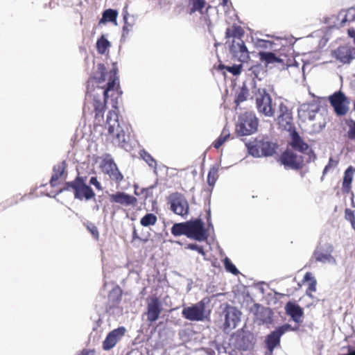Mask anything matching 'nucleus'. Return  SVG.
I'll use <instances>...</instances> for the list:
<instances>
[{"label": "nucleus", "instance_id": "f257e3e1", "mask_svg": "<svg viewBox=\"0 0 355 355\" xmlns=\"http://www.w3.org/2000/svg\"><path fill=\"white\" fill-rule=\"evenodd\" d=\"M119 89L117 69L110 71L104 64L98 63L97 70L87 81V92L83 106V115L94 114V125H101L104 121L109 93Z\"/></svg>", "mask_w": 355, "mask_h": 355}, {"label": "nucleus", "instance_id": "f03ea898", "mask_svg": "<svg viewBox=\"0 0 355 355\" xmlns=\"http://www.w3.org/2000/svg\"><path fill=\"white\" fill-rule=\"evenodd\" d=\"M171 234L175 236L185 235L198 241H205L208 237L204 223L200 219L175 223L171 227Z\"/></svg>", "mask_w": 355, "mask_h": 355}, {"label": "nucleus", "instance_id": "7ed1b4c3", "mask_svg": "<svg viewBox=\"0 0 355 355\" xmlns=\"http://www.w3.org/2000/svg\"><path fill=\"white\" fill-rule=\"evenodd\" d=\"M106 127L108 139L112 144L118 147L123 148L127 143V136L123 125L119 121V114L116 110H110L107 115Z\"/></svg>", "mask_w": 355, "mask_h": 355}, {"label": "nucleus", "instance_id": "20e7f679", "mask_svg": "<svg viewBox=\"0 0 355 355\" xmlns=\"http://www.w3.org/2000/svg\"><path fill=\"white\" fill-rule=\"evenodd\" d=\"M259 119L255 113L247 111L241 113L236 124V133L239 136H248L255 133L258 130Z\"/></svg>", "mask_w": 355, "mask_h": 355}, {"label": "nucleus", "instance_id": "39448f33", "mask_svg": "<svg viewBox=\"0 0 355 355\" xmlns=\"http://www.w3.org/2000/svg\"><path fill=\"white\" fill-rule=\"evenodd\" d=\"M249 153L254 157L272 156L276 153L278 145L272 142L268 137L256 139L252 142L246 144Z\"/></svg>", "mask_w": 355, "mask_h": 355}, {"label": "nucleus", "instance_id": "423d86ee", "mask_svg": "<svg viewBox=\"0 0 355 355\" xmlns=\"http://www.w3.org/2000/svg\"><path fill=\"white\" fill-rule=\"evenodd\" d=\"M63 190H72L75 198L80 200L83 199L89 200L95 197L93 189L85 184L84 178L79 175L74 180L66 182L64 188L60 191Z\"/></svg>", "mask_w": 355, "mask_h": 355}, {"label": "nucleus", "instance_id": "0eeeda50", "mask_svg": "<svg viewBox=\"0 0 355 355\" xmlns=\"http://www.w3.org/2000/svg\"><path fill=\"white\" fill-rule=\"evenodd\" d=\"M170 209L175 214L181 216L189 214V205L184 196L179 192L171 193L168 198Z\"/></svg>", "mask_w": 355, "mask_h": 355}, {"label": "nucleus", "instance_id": "6e6552de", "mask_svg": "<svg viewBox=\"0 0 355 355\" xmlns=\"http://www.w3.org/2000/svg\"><path fill=\"white\" fill-rule=\"evenodd\" d=\"M329 101L337 116H344L349 110L350 101L340 90L330 95Z\"/></svg>", "mask_w": 355, "mask_h": 355}, {"label": "nucleus", "instance_id": "1a4fd4ad", "mask_svg": "<svg viewBox=\"0 0 355 355\" xmlns=\"http://www.w3.org/2000/svg\"><path fill=\"white\" fill-rule=\"evenodd\" d=\"M256 105L259 113L266 116H273L275 109L272 105V98L266 89H258L256 94Z\"/></svg>", "mask_w": 355, "mask_h": 355}, {"label": "nucleus", "instance_id": "9d476101", "mask_svg": "<svg viewBox=\"0 0 355 355\" xmlns=\"http://www.w3.org/2000/svg\"><path fill=\"white\" fill-rule=\"evenodd\" d=\"M289 324H283L277 327L266 336L264 343L269 355H272L275 347L280 346L281 337L290 329Z\"/></svg>", "mask_w": 355, "mask_h": 355}, {"label": "nucleus", "instance_id": "9b49d317", "mask_svg": "<svg viewBox=\"0 0 355 355\" xmlns=\"http://www.w3.org/2000/svg\"><path fill=\"white\" fill-rule=\"evenodd\" d=\"M279 160L286 168L302 169L304 166V157L291 149H286L280 156Z\"/></svg>", "mask_w": 355, "mask_h": 355}, {"label": "nucleus", "instance_id": "f8f14e48", "mask_svg": "<svg viewBox=\"0 0 355 355\" xmlns=\"http://www.w3.org/2000/svg\"><path fill=\"white\" fill-rule=\"evenodd\" d=\"M277 121L278 125L282 129L289 132L296 130L293 123L292 111L284 103H281L279 105Z\"/></svg>", "mask_w": 355, "mask_h": 355}, {"label": "nucleus", "instance_id": "ddd939ff", "mask_svg": "<svg viewBox=\"0 0 355 355\" xmlns=\"http://www.w3.org/2000/svg\"><path fill=\"white\" fill-rule=\"evenodd\" d=\"M101 168L102 171L108 175L110 179L116 184H120L123 180V174L119 171L116 163L110 155H107L103 159Z\"/></svg>", "mask_w": 355, "mask_h": 355}, {"label": "nucleus", "instance_id": "4468645a", "mask_svg": "<svg viewBox=\"0 0 355 355\" xmlns=\"http://www.w3.org/2000/svg\"><path fill=\"white\" fill-rule=\"evenodd\" d=\"M288 146L291 148L293 151L299 152L302 155L311 154L314 158L315 157L314 153L309 145L300 137L296 130L290 132V141Z\"/></svg>", "mask_w": 355, "mask_h": 355}, {"label": "nucleus", "instance_id": "2eb2a0df", "mask_svg": "<svg viewBox=\"0 0 355 355\" xmlns=\"http://www.w3.org/2000/svg\"><path fill=\"white\" fill-rule=\"evenodd\" d=\"M230 52L234 58L241 62H247L250 59V51L241 38L232 40Z\"/></svg>", "mask_w": 355, "mask_h": 355}, {"label": "nucleus", "instance_id": "dca6fc26", "mask_svg": "<svg viewBox=\"0 0 355 355\" xmlns=\"http://www.w3.org/2000/svg\"><path fill=\"white\" fill-rule=\"evenodd\" d=\"M205 305L200 301L191 306L183 309L182 315L184 318L191 321H202L205 319Z\"/></svg>", "mask_w": 355, "mask_h": 355}, {"label": "nucleus", "instance_id": "f3484780", "mask_svg": "<svg viewBox=\"0 0 355 355\" xmlns=\"http://www.w3.org/2000/svg\"><path fill=\"white\" fill-rule=\"evenodd\" d=\"M354 55L355 49L348 45L340 46L331 53L332 57L342 64H349L354 58Z\"/></svg>", "mask_w": 355, "mask_h": 355}, {"label": "nucleus", "instance_id": "a211bd4d", "mask_svg": "<svg viewBox=\"0 0 355 355\" xmlns=\"http://www.w3.org/2000/svg\"><path fill=\"white\" fill-rule=\"evenodd\" d=\"M334 250L332 245H329L326 251L321 249L316 248L309 260V264L312 265L317 262H321L323 263H329L335 264L336 263V259L331 255V252Z\"/></svg>", "mask_w": 355, "mask_h": 355}, {"label": "nucleus", "instance_id": "6ab92c4d", "mask_svg": "<svg viewBox=\"0 0 355 355\" xmlns=\"http://www.w3.org/2000/svg\"><path fill=\"white\" fill-rule=\"evenodd\" d=\"M162 311V303L157 297H153L147 304V321L150 323L155 322Z\"/></svg>", "mask_w": 355, "mask_h": 355}, {"label": "nucleus", "instance_id": "aec40b11", "mask_svg": "<svg viewBox=\"0 0 355 355\" xmlns=\"http://www.w3.org/2000/svg\"><path fill=\"white\" fill-rule=\"evenodd\" d=\"M125 331L124 327H119L111 331L103 342V349L110 350L113 348L125 335Z\"/></svg>", "mask_w": 355, "mask_h": 355}, {"label": "nucleus", "instance_id": "412c9836", "mask_svg": "<svg viewBox=\"0 0 355 355\" xmlns=\"http://www.w3.org/2000/svg\"><path fill=\"white\" fill-rule=\"evenodd\" d=\"M110 201L112 203H117L122 206H135L137 202V198L124 192L118 191L110 195Z\"/></svg>", "mask_w": 355, "mask_h": 355}, {"label": "nucleus", "instance_id": "4be33fe9", "mask_svg": "<svg viewBox=\"0 0 355 355\" xmlns=\"http://www.w3.org/2000/svg\"><path fill=\"white\" fill-rule=\"evenodd\" d=\"M225 329H234L240 320L241 313L234 307L227 306L225 310Z\"/></svg>", "mask_w": 355, "mask_h": 355}, {"label": "nucleus", "instance_id": "5701e85b", "mask_svg": "<svg viewBox=\"0 0 355 355\" xmlns=\"http://www.w3.org/2000/svg\"><path fill=\"white\" fill-rule=\"evenodd\" d=\"M123 291L119 286L114 287L108 294V301L106 309L110 311L117 307L122 299Z\"/></svg>", "mask_w": 355, "mask_h": 355}, {"label": "nucleus", "instance_id": "b1692460", "mask_svg": "<svg viewBox=\"0 0 355 355\" xmlns=\"http://www.w3.org/2000/svg\"><path fill=\"white\" fill-rule=\"evenodd\" d=\"M285 311L295 322H299L304 315L303 309L298 304L291 301L286 304Z\"/></svg>", "mask_w": 355, "mask_h": 355}, {"label": "nucleus", "instance_id": "393cba45", "mask_svg": "<svg viewBox=\"0 0 355 355\" xmlns=\"http://www.w3.org/2000/svg\"><path fill=\"white\" fill-rule=\"evenodd\" d=\"M66 166L67 164L65 161H63L53 166V173L50 180V184L52 187H55L58 185V180L64 175Z\"/></svg>", "mask_w": 355, "mask_h": 355}, {"label": "nucleus", "instance_id": "a878e982", "mask_svg": "<svg viewBox=\"0 0 355 355\" xmlns=\"http://www.w3.org/2000/svg\"><path fill=\"white\" fill-rule=\"evenodd\" d=\"M258 56L259 60L263 62L266 67L275 63H284L283 60L276 56V55L272 52L260 51L258 53Z\"/></svg>", "mask_w": 355, "mask_h": 355}, {"label": "nucleus", "instance_id": "bb28decb", "mask_svg": "<svg viewBox=\"0 0 355 355\" xmlns=\"http://www.w3.org/2000/svg\"><path fill=\"white\" fill-rule=\"evenodd\" d=\"M355 170L350 166L344 173L343 180L342 184V191L345 194H348L352 189V183L354 178Z\"/></svg>", "mask_w": 355, "mask_h": 355}, {"label": "nucleus", "instance_id": "cd10ccee", "mask_svg": "<svg viewBox=\"0 0 355 355\" xmlns=\"http://www.w3.org/2000/svg\"><path fill=\"white\" fill-rule=\"evenodd\" d=\"M255 315L256 319L262 324H270L272 321V312L269 308L258 306Z\"/></svg>", "mask_w": 355, "mask_h": 355}, {"label": "nucleus", "instance_id": "c85d7f7f", "mask_svg": "<svg viewBox=\"0 0 355 355\" xmlns=\"http://www.w3.org/2000/svg\"><path fill=\"white\" fill-rule=\"evenodd\" d=\"M303 282L309 283L306 293L309 297H313L312 293L316 291L317 281L315 278L313 276L311 272H307L304 276Z\"/></svg>", "mask_w": 355, "mask_h": 355}, {"label": "nucleus", "instance_id": "c756f323", "mask_svg": "<svg viewBox=\"0 0 355 355\" xmlns=\"http://www.w3.org/2000/svg\"><path fill=\"white\" fill-rule=\"evenodd\" d=\"M244 35V31L240 26L234 25L230 28H227L225 31V38L233 37V40L241 38Z\"/></svg>", "mask_w": 355, "mask_h": 355}, {"label": "nucleus", "instance_id": "7c9ffc66", "mask_svg": "<svg viewBox=\"0 0 355 355\" xmlns=\"http://www.w3.org/2000/svg\"><path fill=\"white\" fill-rule=\"evenodd\" d=\"M118 16V11L113 9H107L103 12V16L100 20V23H105L107 21L115 22Z\"/></svg>", "mask_w": 355, "mask_h": 355}, {"label": "nucleus", "instance_id": "2f4dec72", "mask_svg": "<svg viewBox=\"0 0 355 355\" xmlns=\"http://www.w3.org/2000/svg\"><path fill=\"white\" fill-rule=\"evenodd\" d=\"M157 222V217L153 213H147L140 219V224L143 227L155 225Z\"/></svg>", "mask_w": 355, "mask_h": 355}, {"label": "nucleus", "instance_id": "473e14b6", "mask_svg": "<svg viewBox=\"0 0 355 355\" xmlns=\"http://www.w3.org/2000/svg\"><path fill=\"white\" fill-rule=\"evenodd\" d=\"M218 69H226L228 72L231 73L234 76H239L241 74L242 69H243V64H234L231 67L226 66L222 63L219 64L218 66Z\"/></svg>", "mask_w": 355, "mask_h": 355}, {"label": "nucleus", "instance_id": "72a5a7b5", "mask_svg": "<svg viewBox=\"0 0 355 355\" xmlns=\"http://www.w3.org/2000/svg\"><path fill=\"white\" fill-rule=\"evenodd\" d=\"M189 3L191 5V7L189 11V13L192 15L196 11L202 13V10L205 6L206 2L205 0H189Z\"/></svg>", "mask_w": 355, "mask_h": 355}, {"label": "nucleus", "instance_id": "f704fd0d", "mask_svg": "<svg viewBox=\"0 0 355 355\" xmlns=\"http://www.w3.org/2000/svg\"><path fill=\"white\" fill-rule=\"evenodd\" d=\"M110 46V42L104 36H101L96 42L97 51L100 54H104Z\"/></svg>", "mask_w": 355, "mask_h": 355}, {"label": "nucleus", "instance_id": "c9c22d12", "mask_svg": "<svg viewBox=\"0 0 355 355\" xmlns=\"http://www.w3.org/2000/svg\"><path fill=\"white\" fill-rule=\"evenodd\" d=\"M218 178V170L216 167L210 168L207 175V183L209 186L214 187Z\"/></svg>", "mask_w": 355, "mask_h": 355}, {"label": "nucleus", "instance_id": "e433bc0d", "mask_svg": "<svg viewBox=\"0 0 355 355\" xmlns=\"http://www.w3.org/2000/svg\"><path fill=\"white\" fill-rule=\"evenodd\" d=\"M230 135V133L224 129L218 138L213 143V146L218 149L228 139Z\"/></svg>", "mask_w": 355, "mask_h": 355}, {"label": "nucleus", "instance_id": "4c0bfd02", "mask_svg": "<svg viewBox=\"0 0 355 355\" xmlns=\"http://www.w3.org/2000/svg\"><path fill=\"white\" fill-rule=\"evenodd\" d=\"M141 157L149 165V166L153 168H156L157 162L155 159L148 152L143 150L141 153Z\"/></svg>", "mask_w": 355, "mask_h": 355}, {"label": "nucleus", "instance_id": "58836bf2", "mask_svg": "<svg viewBox=\"0 0 355 355\" xmlns=\"http://www.w3.org/2000/svg\"><path fill=\"white\" fill-rule=\"evenodd\" d=\"M224 266H225V268L227 271L232 273L233 275L239 274V272L238 269L232 263V262L231 261V260L229 258H227V257L225 258Z\"/></svg>", "mask_w": 355, "mask_h": 355}, {"label": "nucleus", "instance_id": "ea45409f", "mask_svg": "<svg viewBox=\"0 0 355 355\" xmlns=\"http://www.w3.org/2000/svg\"><path fill=\"white\" fill-rule=\"evenodd\" d=\"M128 5H125V6L123 9V17L124 21V26L123 27V32L128 33L130 31V27H131V25H130L128 23V17L129 16V13L128 11Z\"/></svg>", "mask_w": 355, "mask_h": 355}, {"label": "nucleus", "instance_id": "a19ab883", "mask_svg": "<svg viewBox=\"0 0 355 355\" xmlns=\"http://www.w3.org/2000/svg\"><path fill=\"white\" fill-rule=\"evenodd\" d=\"M248 94V89L242 88L235 99V103L239 105V103L245 101L247 99Z\"/></svg>", "mask_w": 355, "mask_h": 355}, {"label": "nucleus", "instance_id": "79ce46f5", "mask_svg": "<svg viewBox=\"0 0 355 355\" xmlns=\"http://www.w3.org/2000/svg\"><path fill=\"white\" fill-rule=\"evenodd\" d=\"M348 126L347 137L349 139L355 140V121L351 120L348 123Z\"/></svg>", "mask_w": 355, "mask_h": 355}, {"label": "nucleus", "instance_id": "37998d69", "mask_svg": "<svg viewBox=\"0 0 355 355\" xmlns=\"http://www.w3.org/2000/svg\"><path fill=\"white\" fill-rule=\"evenodd\" d=\"M186 248L191 250H196L202 255H205V254L203 248L202 246H199L196 243H189L187 245Z\"/></svg>", "mask_w": 355, "mask_h": 355}, {"label": "nucleus", "instance_id": "c03bdc74", "mask_svg": "<svg viewBox=\"0 0 355 355\" xmlns=\"http://www.w3.org/2000/svg\"><path fill=\"white\" fill-rule=\"evenodd\" d=\"M345 218L347 220L349 221L351 224L355 221L354 213L349 208H346L345 210Z\"/></svg>", "mask_w": 355, "mask_h": 355}, {"label": "nucleus", "instance_id": "a18cd8bd", "mask_svg": "<svg viewBox=\"0 0 355 355\" xmlns=\"http://www.w3.org/2000/svg\"><path fill=\"white\" fill-rule=\"evenodd\" d=\"M87 230L91 232V234L93 235V236L96 239H98V238H99V232H98L97 227L95 225L92 224V223L89 224L87 226Z\"/></svg>", "mask_w": 355, "mask_h": 355}, {"label": "nucleus", "instance_id": "49530a36", "mask_svg": "<svg viewBox=\"0 0 355 355\" xmlns=\"http://www.w3.org/2000/svg\"><path fill=\"white\" fill-rule=\"evenodd\" d=\"M338 162L334 160L332 157H330L327 165L325 166L323 170V175L326 174L331 168L336 166Z\"/></svg>", "mask_w": 355, "mask_h": 355}, {"label": "nucleus", "instance_id": "de8ad7c7", "mask_svg": "<svg viewBox=\"0 0 355 355\" xmlns=\"http://www.w3.org/2000/svg\"><path fill=\"white\" fill-rule=\"evenodd\" d=\"M89 184L94 185L98 191L103 190V187L96 177H92L89 180Z\"/></svg>", "mask_w": 355, "mask_h": 355}, {"label": "nucleus", "instance_id": "09e8293b", "mask_svg": "<svg viewBox=\"0 0 355 355\" xmlns=\"http://www.w3.org/2000/svg\"><path fill=\"white\" fill-rule=\"evenodd\" d=\"M271 44H272V42L267 41V40H259L257 41V45H258V46H259L261 48L266 49L268 47V45H271Z\"/></svg>", "mask_w": 355, "mask_h": 355}, {"label": "nucleus", "instance_id": "8fccbe9b", "mask_svg": "<svg viewBox=\"0 0 355 355\" xmlns=\"http://www.w3.org/2000/svg\"><path fill=\"white\" fill-rule=\"evenodd\" d=\"M135 240H139V241H147V239H142L138 234L137 233V231L136 229H134L133 230V232H132V242H133Z\"/></svg>", "mask_w": 355, "mask_h": 355}, {"label": "nucleus", "instance_id": "3c124183", "mask_svg": "<svg viewBox=\"0 0 355 355\" xmlns=\"http://www.w3.org/2000/svg\"><path fill=\"white\" fill-rule=\"evenodd\" d=\"M261 66L259 64L253 65L250 68V70L252 71V73L254 74L255 78H258L257 71L261 69Z\"/></svg>", "mask_w": 355, "mask_h": 355}, {"label": "nucleus", "instance_id": "603ef678", "mask_svg": "<svg viewBox=\"0 0 355 355\" xmlns=\"http://www.w3.org/2000/svg\"><path fill=\"white\" fill-rule=\"evenodd\" d=\"M79 355H95V351L94 349H84Z\"/></svg>", "mask_w": 355, "mask_h": 355}, {"label": "nucleus", "instance_id": "864d4df0", "mask_svg": "<svg viewBox=\"0 0 355 355\" xmlns=\"http://www.w3.org/2000/svg\"><path fill=\"white\" fill-rule=\"evenodd\" d=\"M347 33L349 37L354 38L355 37V30L354 28L348 29Z\"/></svg>", "mask_w": 355, "mask_h": 355}, {"label": "nucleus", "instance_id": "5fc2aeb1", "mask_svg": "<svg viewBox=\"0 0 355 355\" xmlns=\"http://www.w3.org/2000/svg\"><path fill=\"white\" fill-rule=\"evenodd\" d=\"M339 355H355V349H352L351 346H348V353Z\"/></svg>", "mask_w": 355, "mask_h": 355}, {"label": "nucleus", "instance_id": "6e6d98bb", "mask_svg": "<svg viewBox=\"0 0 355 355\" xmlns=\"http://www.w3.org/2000/svg\"><path fill=\"white\" fill-rule=\"evenodd\" d=\"M227 2H228V0H223V6H227Z\"/></svg>", "mask_w": 355, "mask_h": 355}, {"label": "nucleus", "instance_id": "4d7b16f0", "mask_svg": "<svg viewBox=\"0 0 355 355\" xmlns=\"http://www.w3.org/2000/svg\"><path fill=\"white\" fill-rule=\"evenodd\" d=\"M347 21V16L345 15L344 19L342 20V23H345Z\"/></svg>", "mask_w": 355, "mask_h": 355}, {"label": "nucleus", "instance_id": "13d9d810", "mask_svg": "<svg viewBox=\"0 0 355 355\" xmlns=\"http://www.w3.org/2000/svg\"><path fill=\"white\" fill-rule=\"evenodd\" d=\"M351 225H352L353 229L355 230V221L354 223H352Z\"/></svg>", "mask_w": 355, "mask_h": 355}, {"label": "nucleus", "instance_id": "bf43d9fd", "mask_svg": "<svg viewBox=\"0 0 355 355\" xmlns=\"http://www.w3.org/2000/svg\"><path fill=\"white\" fill-rule=\"evenodd\" d=\"M353 39H354V44H355V37Z\"/></svg>", "mask_w": 355, "mask_h": 355}]
</instances>
